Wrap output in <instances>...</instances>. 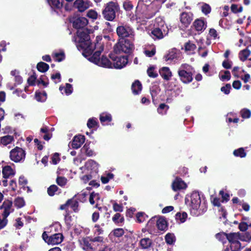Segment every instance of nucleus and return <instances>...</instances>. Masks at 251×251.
<instances>
[{"label": "nucleus", "instance_id": "44", "mask_svg": "<svg viewBox=\"0 0 251 251\" xmlns=\"http://www.w3.org/2000/svg\"><path fill=\"white\" fill-rule=\"evenodd\" d=\"M81 151L82 153H85L88 156H92L95 154L94 151L89 148L88 145L86 144L83 147Z\"/></svg>", "mask_w": 251, "mask_h": 251}, {"label": "nucleus", "instance_id": "38", "mask_svg": "<svg viewBox=\"0 0 251 251\" xmlns=\"http://www.w3.org/2000/svg\"><path fill=\"white\" fill-rule=\"evenodd\" d=\"M155 26L156 27H160L165 29H168V27L165 24V22L161 17H157L155 19Z\"/></svg>", "mask_w": 251, "mask_h": 251}, {"label": "nucleus", "instance_id": "49", "mask_svg": "<svg viewBox=\"0 0 251 251\" xmlns=\"http://www.w3.org/2000/svg\"><path fill=\"white\" fill-rule=\"evenodd\" d=\"M233 154L237 157H245L246 156L244 148H240L237 150H235L233 152Z\"/></svg>", "mask_w": 251, "mask_h": 251}, {"label": "nucleus", "instance_id": "13", "mask_svg": "<svg viewBox=\"0 0 251 251\" xmlns=\"http://www.w3.org/2000/svg\"><path fill=\"white\" fill-rule=\"evenodd\" d=\"M82 248L86 251H95L97 248L95 244L89 238H84L79 240Z\"/></svg>", "mask_w": 251, "mask_h": 251}, {"label": "nucleus", "instance_id": "24", "mask_svg": "<svg viewBox=\"0 0 251 251\" xmlns=\"http://www.w3.org/2000/svg\"><path fill=\"white\" fill-rule=\"evenodd\" d=\"M15 171L10 166H4L2 170L3 176L5 178H7L10 176H13L15 175Z\"/></svg>", "mask_w": 251, "mask_h": 251}, {"label": "nucleus", "instance_id": "16", "mask_svg": "<svg viewBox=\"0 0 251 251\" xmlns=\"http://www.w3.org/2000/svg\"><path fill=\"white\" fill-rule=\"evenodd\" d=\"M88 23V20L85 17H78L73 22V26L77 29L83 28Z\"/></svg>", "mask_w": 251, "mask_h": 251}, {"label": "nucleus", "instance_id": "2", "mask_svg": "<svg viewBox=\"0 0 251 251\" xmlns=\"http://www.w3.org/2000/svg\"><path fill=\"white\" fill-rule=\"evenodd\" d=\"M154 4H150L144 3L143 1L138 2L136 7V16L137 19L144 21L152 17L155 14L156 10L153 8Z\"/></svg>", "mask_w": 251, "mask_h": 251}, {"label": "nucleus", "instance_id": "14", "mask_svg": "<svg viewBox=\"0 0 251 251\" xmlns=\"http://www.w3.org/2000/svg\"><path fill=\"white\" fill-rule=\"evenodd\" d=\"M91 5V3L87 0H76L74 3V6L77 9L79 12H83L88 9Z\"/></svg>", "mask_w": 251, "mask_h": 251}, {"label": "nucleus", "instance_id": "42", "mask_svg": "<svg viewBox=\"0 0 251 251\" xmlns=\"http://www.w3.org/2000/svg\"><path fill=\"white\" fill-rule=\"evenodd\" d=\"M37 68L39 71L44 73L49 70V66L46 63L41 62L38 63Z\"/></svg>", "mask_w": 251, "mask_h": 251}, {"label": "nucleus", "instance_id": "51", "mask_svg": "<svg viewBox=\"0 0 251 251\" xmlns=\"http://www.w3.org/2000/svg\"><path fill=\"white\" fill-rule=\"evenodd\" d=\"M113 176V174L111 173H107L101 176V180L103 183L106 184L108 182L110 179H112Z\"/></svg>", "mask_w": 251, "mask_h": 251}, {"label": "nucleus", "instance_id": "19", "mask_svg": "<svg viewBox=\"0 0 251 251\" xmlns=\"http://www.w3.org/2000/svg\"><path fill=\"white\" fill-rule=\"evenodd\" d=\"M186 187V183L179 178H176L172 184V188L174 191L185 189Z\"/></svg>", "mask_w": 251, "mask_h": 251}, {"label": "nucleus", "instance_id": "9", "mask_svg": "<svg viewBox=\"0 0 251 251\" xmlns=\"http://www.w3.org/2000/svg\"><path fill=\"white\" fill-rule=\"evenodd\" d=\"M25 155V151L22 148L19 147H16L10 152V159L15 162H19L24 160Z\"/></svg>", "mask_w": 251, "mask_h": 251}, {"label": "nucleus", "instance_id": "48", "mask_svg": "<svg viewBox=\"0 0 251 251\" xmlns=\"http://www.w3.org/2000/svg\"><path fill=\"white\" fill-rule=\"evenodd\" d=\"M160 89L158 85H154L151 89V94L152 96L153 101L154 100L155 97L159 94Z\"/></svg>", "mask_w": 251, "mask_h": 251}, {"label": "nucleus", "instance_id": "62", "mask_svg": "<svg viewBox=\"0 0 251 251\" xmlns=\"http://www.w3.org/2000/svg\"><path fill=\"white\" fill-rule=\"evenodd\" d=\"M113 208L116 212H122L123 211V207L122 205L115 201L113 203Z\"/></svg>", "mask_w": 251, "mask_h": 251}, {"label": "nucleus", "instance_id": "25", "mask_svg": "<svg viewBox=\"0 0 251 251\" xmlns=\"http://www.w3.org/2000/svg\"><path fill=\"white\" fill-rule=\"evenodd\" d=\"M156 226L158 229L160 230H164L167 228V222L165 219L162 217L157 218Z\"/></svg>", "mask_w": 251, "mask_h": 251}, {"label": "nucleus", "instance_id": "41", "mask_svg": "<svg viewBox=\"0 0 251 251\" xmlns=\"http://www.w3.org/2000/svg\"><path fill=\"white\" fill-rule=\"evenodd\" d=\"M165 239L168 244L173 245L176 241V237L174 234L168 233L165 235Z\"/></svg>", "mask_w": 251, "mask_h": 251}, {"label": "nucleus", "instance_id": "40", "mask_svg": "<svg viewBox=\"0 0 251 251\" xmlns=\"http://www.w3.org/2000/svg\"><path fill=\"white\" fill-rule=\"evenodd\" d=\"M14 140L13 137L12 136L6 135L0 138V143L4 146H6L8 144L11 143Z\"/></svg>", "mask_w": 251, "mask_h": 251}, {"label": "nucleus", "instance_id": "39", "mask_svg": "<svg viewBox=\"0 0 251 251\" xmlns=\"http://www.w3.org/2000/svg\"><path fill=\"white\" fill-rule=\"evenodd\" d=\"M156 217H153L151 218L147 224V228L148 230L152 231L156 226Z\"/></svg>", "mask_w": 251, "mask_h": 251}, {"label": "nucleus", "instance_id": "33", "mask_svg": "<svg viewBox=\"0 0 251 251\" xmlns=\"http://www.w3.org/2000/svg\"><path fill=\"white\" fill-rule=\"evenodd\" d=\"M152 244L151 240L149 238L142 239L140 242V245L142 249H146L150 248Z\"/></svg>", "mask_w": 251, "mask_h": 251}, {"label": "nucleus", "instance_id": "56", "mask_svg": "<svg viewBox=\"0 0 251 251\" xmlns=\"http://www.w3.org/2000/svg\"><path fill=\"white\" fill-rule=\"evenodd\" d=\"M93 243H94L96 245V247L99 246H102L103 243V238L102 237L99 236L91 239Z\"/></svg>", "mask_w": 251, "mask_h": 251}, {"label": "nucleus", "instance_id": "26", "mask_svg": "<svg viewBox=\"0 0 251 251\" xmlns=\"http://www.w3.org/2000/svg\"><path fill=\"white\" fill-rule=\"evenodd\" d=\"M52 57L55 61L61 62L65 58L64 52L62 50L55 51L52 53Z\"/></svg>", "mask_w": 251, "mask_h": 251}, {"label": "nucleus", "instance_id": "43", "mask_svg": "<svg viewBox=\"0 0 251 251\" xmlns=\"http://www.w3.org/2000/svg\"><path fill=\"white\" fill-rule=\"evenodd\" d=\"M49 4L52 8H60L62 6L60 0H47Z\"/></svg>", "mask_w": 251, "mask_h": 251}, {"label": "nucleus", "instance_id": "30", "mask_svg": "<svg viewBox=\"0 0 251 251\" xmlns=\"http://www.w3.org/2000/svg\"><path fill=\"white\" fill-rule=\"evenodd\" d=\"M67 204H69V206H70L74 212H77L78 211V202L76 200H69L67 201Z\"/></svg>", "mask_w": 251, "mask_h": 251}, {"label": "nucleus", "instance_id": "6", "mask_svg": "<svg viewBox=\"0 0 251 251\" xmlns=\"http://www.w3.org/2000/svg\"><path fill=\"white\" fill-rule=\"evenodd\" d=\"M191 67L187 64H182L178 69V74L181 81L184 83L191 82L193 80Z\"/></svg>", "mask_w": 251, "mask_h": 251}, {"label": "nucleus", "instance_id": "36", "mask_svg": "<svg viewBox=\"0 0 251 251\" xmlns=\"http://www.w3.org/2000/svg\"><path fill=\"white\" fill-rule=\"evenodd\" d=\"M219 76L220 79L223 81H228L231 77L230 73L228 71L220 72Z\"/></svg>", "mask_w": 251, "mask_h": 251}, {"label": "nucleus", "instance_id": "11", "mask_svg": "<svg viewBox=\"0 0 251 251\" xmlns=\"http://www.w3.org/2000/svg\"><path fill=\"white\" fill-rule=\"evenodd\" d=\"M113 62V68L122 69L125 67L128 62L127 56L110 57Z\"/></svg>", "mask_w": 251, "mask_h": 251}, {"label": "nucleus", "instance_id": "47", "mask_svg": "<svg viewBox=\"0 0 251 251\" xmlns=\"http://www.w3.org/2000/svg\"><path fill=\"white\" fill-rule=\"evenodd\" d=\"M187 217V214L185 212L177 213L176 215V219L177 221H179L180 223H184Z\"/></svg>", "mask_w": 251, "mask_h": 251}, {"label": "nucleus", "instance_id": "10", "mask_svg": "<svg viewBox=\"0 0 251 251\" xmlns=\"http://www.w3.org/2000/svg\"><path fill=\"white\" fill-rule=\"evenodd\" d=\"M80 169L84 174L97 173L98 170V165L94 160H89L86 162L84 166L80 168Z\"/></svg>", "mask_w": 251, "mask_h": 251}, {"label": "nucleus", "instance_id": "55", "mask_svg": "<svg viewBox=\"0 0 251 251\" xmlns=\"http://www.w3.org/2000/svg\"><path fill=\"white\" fill-rule=\"evenodd\" d=\"M104 224L103 223L101 224L100 225L96 224L94 226V232L96 234L98 235L101 234L103 232V226H104Z\"/></svg>", "mask_w": 251, "mask_h": 251}, {"label": "nucleus", "instance_id": "61", "mask_svg": "<svg viewBox=\"0 0 251 251\" xmlns=\"http://www.w3.org/2000/svg\"><path fill=\"white\" fill-rule=\"evenodd\" d=\"M148 75L151 77L155 78L157 76V73L154 71L153 67H150L147 70Z\"/></svg>", "mask_w": 251, "mask_h": 251}, {"label": "nucleus", "instance_id": "31", "mask_svg": "<svg viewBox=\"0 0 251 251\" xmlns=\"http://www.w3.org/2000/svg\"><path fill=\"white\" fill-rule=\"evenodd\" d=\"M251 54V51L247 48L241 50L239 53V58L242 61H245Z\"/></svg>", "mask_w": 251, "mask_h": 251}, {"label": "nucleus", "instance_id": "8", "mask_svg": "<svg viewBox=\"0 0 251 251\" xmlns=\"http://www.w3.org/2000/svg\"><path fill=\"white\" fill-rule=\"evenodd\" d=\"M43 240L49 245H56L61 243L63 240V236L60 233H56L51 236H48L46 232L42 234Z\"/></svg>", "mask_w": 251, "mask_h": 251}, {"label": "nucleus", "instance_id": "37", "mask_svg": "<svg viewBox=\"0 0 251 251\" xmlns=\"http://www.w3.org/2000/svg\"><path fill=\"white\" fill-rule=\"evenodd\" d=\"M177 56L176 50V49L172 50L171 51L165 56V60L166 61H172L176 58Z\"/></svg>", "mask_w": 251, "mask_h": 251}, {"label": "nucleus", "instance_id": "57", "mask_svg": "<svg viewBox=\"0 0 251 251\" xmlns=\"http://www.w3.org/2000/svg\"><path fill=\"white\" fill-rule=\"evenodd\" d=\"M227 235L224 232H222L217 234L216 237L218 240L224 243L227 238Z\"/></svg>", "mask_w": 251, "mask_h": 251}, {"label": "nucleus", "instance_id": "34", "mask_svg": "<svg viewBox=\"0 0 251 251\" xmlns=\"http://www.w3.org/2000/svg\"><path fill=\"white\" fill-rule=\"evenodd\" d=\"M184 48L185 51L188 54H191L194 52L196 48V46L194 44L190 42H188L185 43Z\"/></svg>", "mask_w": 251, "mask_h": 251}, {"label": "nucleus", "instance_id": "35", "mask_svg": "<svg viewBox=\"0 0 251 251\" xmlns=\"http://www.w3.org/2000/svg\"><path fill=\"white\" fill-rule=\"evenodd\" d=\"M35 98L36 100L39 102H44L47 100V94L45 92H36Z\"/></svg>", "mask_w": 251, "mask_h": 251}, {"label": "nucleus", "instance_id": "28", "mask_svg": "<svg viewBox=\"0 0 251 251\" xmlns=\"http://www.w3.org/2000/svg\"><path fill=\"white\" fill-rule=\"evenodd\" d=\"M142 84L138 80H136L133 83L131 87L132 92L135 95L139 94L142 90Z\"/></svg>", "mask_w": 251, "mask_h": 251}, {"label": "nucleus", "instance_id": "4", "mask_svg": "<svg viewBox=\"0 0 251 251\" xmlns=\"http://www.w3.org/2000/svg\"><path fill=\"white\" fill-rule=\"evenodd\" d=\"M119 9V5L117 2L110 1L105 5L102 14L105 20L112 21Z\"/></svg>", "mask_w": 251, "mask_h": 251}, {"label": "nucleus", "instance_id": "22", "mask_svg": "<svg viewBox=\"0 0 251 251\" xmlns=\"http://www.w3.org/2000/svg\"><path fill=\"white\" fill-rule=\"evenodd\" d=\"M159 74L164 79L166 80H169L172 76L171 71L170 69L167 67H164L161 68L159 70Z\"/></svg>", "mask_w": 251, "mask_h": 251}, {"label": "nucleus", "instance_id": "29", "mask_svg": "<svg viewBox=\"0 0 251 251\" xmlns=\"http://www.w3.org/2000/svg\"><path fill=\"white\" fill-rule=\"evenodd\" d=\"M102 50H103V48H102L100 49V50H99L96 51L93 54V55L92 56L89 57L88 58V59L90 61H91V62L94 63V64L97 65V61H96L97 60V61H100V55L101 54V51Z\"/></svg>", "mask_w": 251, "mask_h": 251}, {"label": "nucleus", "instance_id": "59", "mask_svg": "<svg viewBox=\"0 0 251 251\" xmlns=\"http://www.w3.org/2000/svg\"><path fill=\"white\" fill-rule=\"evenodd\" d=\"M57 190L58 187L56 185H52L48 189V193L50 196H52L55 195Z\"/></svg>", "mask_w": 251, "mask_h": 251}, {"label": "nucleus", "instance_id": "60", "mask_svg": "<svg viewBox=\"0 0 251 251\" xmlns=\"http://www.w3.org/2000/svg\"><path fill=\"white\" fill-rule=\"evenodd\" d=\"M87 16L88 17L91 19L96 20L98 18V14L96 11L94 10H90L88 11Z\"/></svg>", "mask_w": 251, "mask_h": 251}, {"label": "nucleus", "instance_id": "5", "mask_svg": "<svg viewBox=\"0 0 251 251\" xmlns=\"http://www.w3.org/2000/svg\"><path fill=\"white\" fill-rule=\"evenodd\" d=\"M133 45L130 41L121 38L114 46V50L116 53H130L133 49Z\"/></svg>", "mask_w": 251, "mask_h": 251}, {"label": "nucleus", "instance_id": "50", "mask_svg": "<svg viewBox=\"0 0 251 251\" xmlns=\"http://www.w3.org/2000/svg\"><path fill=\"white\" fill-rule=\"evenodd\" d=\"M240 115L244 119H248L251 116V111L247 108H243L240 111Z\"/></svg>", "mask_w": 251, "mask_h": 251}, {"label": "nucleus", "instance_id": "64", "mask_svg": "<svg viewBox=\"0 0 251 251\" xmlns=\"http://www.w3.org/2000/svg\"><path fill=\"white\" fill-rule=\"evenodd\" d=\"M232 62L228 59H226L222 63L223 67L226 69L231 68L232 66Z\"/></svg>", "mask_w": 251, "mask_h": 251}, {"label": "nucleus", "instance_id": "52", "mask_svg": "<svg viewBox=\"0 0 251 251\" xmlns=\"http://www.w3.org/2000/svg\"><path fill=\"white\" fill-rule=\"evenodd\" d=\"M201 10L203 14L207 15L210 13L211 9L209 4L205 3H202L201 6Z\"/></svg>", "mask_w": 251, "mask_h": 251}, {"label": "nucleus", "instance_id": "46", "mask_svg": "<svg viewBox=\"0 0 251 251\" xmlns=\"http://www.w3.org/2000/svg\"><path fill=\"white\" fill-rule=\"evenodd\" d=\"M14 205L18 208L23 207L25 205V201L23 198L18 197L14 201Z\"/></svg>", "mask_w": 251, "mask_h": 251}, {"label": "nucleus", "instance_id": "45", "mask_svg": "<svg viewBox=\"0 0 251 251\" xmlns=\"http://www.w3.org/2000/svg\"><path fill=\"white\" fill-rule=\"evenodd\" d=\"M169 109L168 105L164 104L161 103L159 105L158 108H157V112L161 115H165L166 114L168 110Z\"/></svg>", "mask_w": 251, "mask_h": 251}, {"label": "nucleus", "instance_id": "27", "mask_svg": "<svg viewBox=\"0 0 251 251\" xmlns=\"http://www.w3.org/2000/svg\"><path fill=\"white\" fill-rule=\"evenodd\" d=\"M112 116L107 112H103L100 114V120L101 123L104 125L105 122H110L112 121Z\"/></svg>", "mask_w": 251, "mask_h": 251}, {"label": "nucleus", "instance_id": "53", "mask_svg": "<svg viewBox=\"0 0 251 251\" xmlns=\"http://www.w3.org/2000/svg\"><path fill=\"white\" fill-rule=\"evenodd\" d=\"M99 199L100 196L98 193H92L90 195L89 201L91 204H94Z\"/></svg>", "mask_w": 251, "mask_h": 251}, {"label": "nucleus", "instance_id": "23", "mask_svg": "<svg viewBox=\"0 0 251 251\" xmlns=\"http://www.w3.org/2000/svg\"><path fill=\"white\" fill-rule=\"evenodd\" d=\"M180 21L185 26H187L192 20V15L188 13H183L180 16Z\"/></svg>", "mask_w": 251, "mask_h": 251}, {"label": "nucleus", "instance_id": "3", "mask_svg": "<svg viewBox=\"0 0 251 251\" xmlns=\"http://www.w3.org/2000/svg\"><path fill=\"white\" fill-rule=\"evenodd\" d=\"M185 202L191 210H197L200 209L203 211L206 209L204 201L202 202L199 193L196 191H193L190 195H187L185 198Z\"/></svg>", "mask_w": 251, "mask_h": 251}, {"label": "nucleus", "instance_id": "17", "mask_svg": "<svg viewBox=\"0 0 251 251\" xmlns=\"http://www.w3.org/2000/svg\"><path fill=\"white\" fill-rule=\"evenodd\" d=\"M85 141V137L84 136L79 135L74 137L72 142L71 145L74 149H78L84 143Z\"/></svg>", "mask_w": 251, "mask_h": 251}, {"label": "nucleus", "instance_id": "7", "mask_svg": "<svg viewBox=\"0 0 251 251\" xmlns=\"http://www.w3.org/2000/svg\"><path fill=\"white\" fill-rule=\"evenodd\" d=\"M227 239L230 243V248L232 251H239L241 247L239 241H245L244 237L239 233H230L228 234Z\"/></svg>", "mask_w": 251, "mask_h": 251}, {"label": "nucleus", "instance_id": "12", "mask_svg": "<svg viewBox=\"0 0 251 251\" xmlns=\"http://www.w3.org/2000/svg\"><path fill=\"white\" fill-rule=\"evenodd\" d=\"M117 33L118 36L122 38L125 37L132 38L134 32L131 28L127 26H119L117 28Z\"/></svg>", "mask_w": 251, "mask_h": 251}, {"label": "nucleus", "instance_id": "21", "mask_svg": "<svg viewBox=\"0 0 251 251\" xmlns=\"http://www.w3.org/2000/svg\"><path fill=\"white\" fill-rule=\"evenodd\" d=\"M12 202L11 201H5L2 206V208L4 209L3 216L7 218L12 211Z\"/></svg>", "mask_w": 251, "mask_h": 251}, {"label": "nucleus", "instance_id": "20", "mask_svg": "<svg viewBox=\"0 0 251 251\" xmlns=\"http://www.w3.org/2000/svg\"><path fill=\"white\" fill-rule=\"evenodd\" d=\"M97 61V65L105 68H112L113 62L110 61L107 58L102 56L100 61Z\"/></svg>", "mask_w": 251, "mask_h": 251}, {"label": "nucleus", "instance_id": "58", "mask_svg": "<svg viewBox=\"0 0 251 251\" xmlns=\"http://www.w3.org/2000/svg\"><path fill=\"white\" fill-rule=\"evenodd\" d=\"M98 124L97 119L95 118H90L88 120L87 125V126L91 128L94 127Z\"/></svg>", "mask_w": 251, "mask_h": 251}, {"label": "nucleus", "instance_id": "1", "mask_svg": "<svg viewBox=\"0 0 251 251\" xmlns=\"http://www.w3.org/2000/svg\"><path fill=\"white\" fill-rule=\"evenodd\" d=\"M77 34L75 38L76 47L79 50H83V56L88 57L96 48V45L91 43L90 36L85 29L78 30Z\"/></svg>", "mask_w": 251, "mask_h": 251}, {"label": "nucleus", "instance_id": "18", "mask_svg": "<svg viewBox=\"0 0 251 251\" xmlns=\"http://www.w3.org/2000/svg\"><path fill=\"white\" fill-rule=\"evenodd\" d=\"M168 29H165L163 28L155 27L152 31L151 34L156 38L161 39L164 35L168 34Z\"/></svg>", "mask_w": 251, "mask_h": 251}, {"label": "nucleus", "instance_id": "32", "mask_svg": "<svg viewBox=\"0 0 251 251\" xmlns=\"http://www.w3.org/2000/svg\"><path fill=\"white\" fill-rule=\"evenodd\" d=\"M59 90L62 94H65L66 95H69L72 94L73 92V87L71 84L66 83L65 87L60 86Z\"/></svg>", "mask_w": 251, "mask_h": 251}, {"label": "nucleus", "instance_id": "15", "mask_svg": "<svg viewBox=\"0 0 251 251\" xmlns=\"http://www.w3.org/2000/svg\"><path fill=\"white\" fill-rule=\"evenodd\" d=\"M193 26L196 31L201 32L206 28L207 23L204 18H200L194 21Z\"/></svg>", "mask_w": 251, "mask_h": 251}, {"label": "nucleus", "instance_id": "63", "mask_svg": "<svg viewBox=\"0 0 251 251\" xmlns=\"http://www.w3.org/2000/svg\"><path fill=\"white\" fill-rule=\"evenodd\" d=\"M67 181V179L64 177H58L56 179L57 183L61 186H64L66 184Z\"/></svg>", "mask_w": 251, "mask_h": 251}, {"label": "nucleus", "instance_id": "54", "mask_svg": "<svg viewBox=\"0 0 251 251\" xmlns=\"http://www.w3.org/2000/svg\"><path fill=\"white\" fill-rule=\"evenodd\" d=\"M148 218V216L143 212H139L136 214V219L138 223L144 222Z\"/></svg>", "mask_w": 251, "mask_h": 251}]
</instances>
